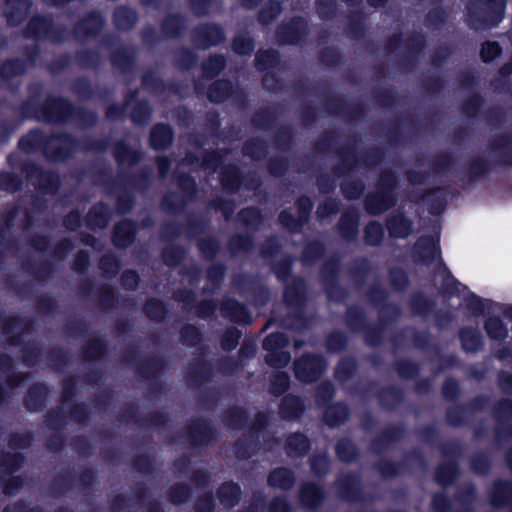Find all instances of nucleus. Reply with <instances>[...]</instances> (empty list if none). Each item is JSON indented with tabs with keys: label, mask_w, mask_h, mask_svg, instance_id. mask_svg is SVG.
<instances>
[{
	"label": "nucleus",
	"mask_w": 512,
	"mask_h": 512,
	"mask_svg": "<svg viewBox=\"0 0 512 512\" xmlns=\"http://www.w3.org/2000/svg\"><path fill=\"white\" fill-rule=\"evenodd\" d=\"M342 258L340 254H331L321 265L319 276L324 292L329 301L335 303L344 302L348 296V290L340 284Z\"/></svg>",
	"instance_id": "obj_5"
},
{
	"label": "nucleus",
	"mask_w": 512,
	"mask_h": 512,
	"mask_svg": "<svg viewBox=\"0 0 512 512\" xmlns=\"http://www.w3.org/2000/svg\"><path fill=\"white\" fill-rule=\"evenodd\" d=\"M212 376L213 368L209 360L200 357L189 363L186 378L191 385L199 386L210 381Z\"/></svg>",
	"instance_id": "obj_33"
},
{
	"label": "nucleus",
	"mask_w": 512,
	"mask_h": 512,
	"mask_svg": "<svg viewBox=\"0 0 512 512\" xmlns=\"http://www.w3.org/2000/svg\"><path fill=\"white\" fill-rule=\"evenodd\" d=\"M358 371V362L353 356L342 357L336 364L334 377L337 381L344 383L352 379Z\"/></svg>",
	"instance_id": "obj_62"
},
{
	"label": "nucleus",
	"mask_w": 512,
	"mask_h": 512,
	"mask_svg": "<svg viewBox=\"0 0 512 512\" xmlns=\"http://www.w3.org/2000/svg\"><path fill=\"white\" fill-rule=\"evenodd\" d=\"M335 454L339 461L348 464L356 462L361 456V451L350 437L344 436L336 441Z\"/></svg>",
	"instance_id": "obj_44"
},
{
	"label": "nucleus",
	"mask_w": 512,
	"mask_h": 512,
	"mask_svg": "<svg viewBox=\"0 0 512 512\" xmlns=\"http://www.w3.org/2000/svg\"><path fill=\"white\" fill-rule=\"evenodd\" d=\"M234 93V85L228 78L213 81L207 89V99L214 104H221Z\"/></svg>",
	"instance_id": "obj_39"
},
{
	"label": "nucleus",
	"mask_w": 512,
	"mask_h": 512,
	"mask_svg": "<svg viewBox=\"0 0 512 512\" xmlns=\"http://www.w3.org/2000/svg\"><path fill=\"white\" fill-rule=\"evenodd\" d=\"M196 247L201 257L207 261L215 260L222 249L221 242L214 236H204L198 238Z\"/></svg>",
	"instance_id": "obj_64"
},
{
	"label": "nucleus",
	"mask_w": 512,
	"mask_h": 512,
	"mask_svg": "<svg viewBox=\"0 0 512 512\" xmlns=\"http://www.w3.org/2000/svg\"><path fill=\"white\" fill-rule=\"evenodd\" d=\"M347 36L350 39L360 40L365 37L366 25L365 15L362 10L352 11L348 15V23L346 26Z\"/></svg>",
	"instance_id": "obj_61"
},
{
	"label": "nucleus",
	"mask_w": 512,
	"mask_h": 512,
	"mask_svg": "<svg viewBox=\"0 0 512 512\" xmlns=\"http://www.w3.org/2000/svg\"><path fill=\"white\" fill-rule=\"evenodd\" d=\"M49 395L50 389L46 383L35 382L29 386L23 405L30 413L42 412L47 406Z\"/></svg>",
	"instance_id": "obj_23"
},
{
	"label": "nucleus",
	"mask_w": 512,
	"mask_h": 512,
	"mask_svg": "<svg viewBox=\"0 0 512 512\" xmlns=\"http://www.w3.org/2000/svg\"><path fill=\"white\" fill-rule=\"evenodd\" d=\"M250 415L246 409L234 405L222 413V422L233 430H240L249 425Z\"/></svg>",
	"instance_id": "obj_45"
},
{
	"label": "nucleus",
	"mask_w": 512,
	"mask_h": 512,
	"mask_svg": "<svg viewBox=\"0 0 512 512\" xmlns=\"http://www.w3.org/2000/svg\"><path fill=\"white\" fill-rule=\"evenodd\" d=\"M160 256L165 266L176 268L185 260L187 250L179 244H168L162 248Z\"/></svg>",
	"instance_id": "obj_56"
},
{
	"label": "nucleus",
	"mask_w": 512,
	"mask_h": 512,
	"mask_svg": "<svg viewBox=\"0 0 512 512\" xmlns=\"http://www.w3.org/2000/svg\"><path fill=\"white\" fill-rule=\"evenodd\" d=\"M261 443L258 435L252 432L244 434L233 444V452L237 459L248 460L258 453Z\"/></svg>",
	"instance_id": "obj_35"
},
{
	"label": "nucleus",
	"mask_w": 512,
	"mask_h": 512,
	"mask_svg": "<svg viewBox=\"0 0 512 512\" xmlns=\"http://www.w3.org/2000/svg\"><path fill=\"white\" fill-rule=\"evenodd\" d=\"M119 420L125 423H134L144 428L162 427L170 421L169 414L162 411H152L139 417L138 406L131 404L119 414Z\"/></svg>",
	"instance_id": "obj_16"
},
{
	"label": "nucleus",
	"mask_w": 512,
	"mask_h": 512,
	"mask_svg": "<svg viewBox=\"0 0 512 512\" xmlns=\"http://www.w3.org/2000/svg\"><path fill=\"white\" fill-rule=\"evenodd\" d=\"M305 411L306 405L304 399L292 393L284 395L278 405L279 417L288 422L300 420Z\"/></svg>",
	"instance_id": "obj_22"
},
{
	"label": "nucleus",
	"mask_w": 512,
	"mask_h": 512,
	"mask_svg": "<svg viewBox=\"0 0 512 512\" xmlns=\"http://www.w3.org/2000/svg\"><path fill=\"white\" fill-rule=\"evenodd\" d=\"M398 178L391 169L380 172L375 190L369 192L363 201L365 211L370 215H380L393 208L397 203L396 190Z\"/></svg>",
	"instance_id": "obj_4"
},
{
	"label": "nucleus",
	"mask_w": 512,
	"mask_h": 512,
	"mask_svg": "<svg viewBox=\"0 0 512 512\" xmlns=\"http://www.w3.org/2000/svg\"><path fill=\"white\" fill-rule=\"evenodd\" d=\"M357 141V137L351 135L344 146L334 150L338 159V164L333 168L334 175L338 177L347 176L357 168L373 169L383 162L385 158L384 148L373 146L358 156L354 150Z\"/></svg>",
	"instance_id": "obj_2"
},
{
	"label": "nucleus",
	"mask_w": 512,
	"mask_h": 512,
	"mask_svg": "<svg viewBox=\"0 0 512 512\" xmlns=\"http://www.w3.org/2000/svg\"><path fill=\"white\" fill-rule=\"evenodd\" d=\"M326 499V491L321 484L316 482H304L299 488V500L308 509L320 507Z\"/></svg>",
	"instance_id": "obj_27"
},
{
	"label": "nucleus",
	"mask_w": 512,
	"mask_h": 512,
	"mask_svg": "<svg viewBox=\"0 0 512 512\" xmlns=\"http://www.w3.org/2000/svg\"><path fill=\"white\" fill-rule=\"evenodd\" d=\"M403 435L402 426L389 425L370 440L369 449L373 454L382 455L392 444L400 441Z\"/></svg>",
	"instance_id": "obj_21"
},
{
	"label": "nucleus",
	"mask_w": 512,
	"mask_h": 512,
	"mask_svg": "<svg viewBox=\"0 0 512 512\" xmlns=\"http://www.w3.org/2000/svg\"><path fill=\"white\" fill-rule=\"evenodd\" d=\"M123 184L138 191H147L152 184V172L150 168L143 167L134 173H125L119 175Z\"/></svg>",
	"instance_id": "obj_42"
},
{
	"label": "nucleus",
	"mask_w": 512,
	"mask_h": 512,
	"mask_svg": "<svg viewBox=\"0 0 512 512\" xmlns=\"http://www.w3.org/2000/svg\"><path fill=\"white\" fill-rule=\"evenodd\" d=\"M22 268L39 282H46L54 272V265L48 260L40 262L27 260L22 263Z\"/></svg>",
	"instance_id": "obj_52"
},
{
	"label": "nucleus",
	"mask_w": 512,
	"mask_h": 512,
	"mask_svg": "<svg viewBox=\"0 0 512 512\" xmlns=\"http://www.w3.org/2000/svg\"><path fill=\"white\" fill-rule=\"evenodd\" d=\"M75 62L81 69L98 70L102 64V57L97 49L84 48L75 52Z\"/></svg>",
	"instance_id": "obj_55"
},
{
	"label": "nucleus",
	"mask_w": 512,
	"mask_h": 512,
	"mask_svg": "<svg viewBox=\"0 0 512 512\" xmlns=\"http://www.w3.org/2000/svg\"><path fill=\"white\" fill-rule=\"evenodd\" d=\"M139 21L137 11L127 5L117 6L112 14V22L116 30L127 32L132 30Z\"/></svg>",
	"instance_id": "obj_37"
},
{
	"label": "nucleus",
	"mask_w": 512,
	"mask_h": 512,
	"mask_svg": "<svg viewBox=\"0 0 512 512\" xmlns=\"http://www.w3.org/2000/svg\"><path fill=\"white\" fill-rule=\"evenodd\" d=\"M351 416V410L344 401L334 402L324 408L322 419L325 425L331 429L344 425Z\"/></svg>",
	"instance_id": "obj_29"
},
{
	"label": "nucleus",
	"mask_w": 512,
	"mask_h": 512,
	"mask_svg": "<svg viewBox=\"0 0 512 512\" xmlns=\"http://www.w3.org/2000/svg\"><path fill=\"white\" fill-rule=\"evenodd\" d=\"M242 154L252 161L259 162L266 158L269 153V145L264 138L251 137L244 141L242 145Z\"/></svg>",
	"instance_id": "obj_46"
},
{
	"label": "nucleus",
	"mask_w": 512,
	"mask_h": 512,
	"mask_svg": "<svg viewBox=\"0 0 512 512\" xmlns=\"http://www.w3.org/2000/svg\"><path fill=\"white\" fill-rule=\"evenodd\" d=\"M406 48L409 66L416 67V31L412 30L405 39L402 33H394L384 43V53L390 55Z\"/></svg>",
	"instance_id": "obj_20"
},
{
	"label": "nucleus",
	"mask_w": 512,
	"mask_h": 512,
	"mask_svg": "<svg viewBox=\"0 0 512 512\" xmlns=\"http://www.w3.org/2000/svg\"><path fill=\"white\" fill-rule=\"evenodd\" d=\"M178 437L185 439L193 449L200 452L217 442L218 431L210 420L195 418L178 432Z\"/></svg>",
	"instance_id": "obj_9"
},
{
	"label": "nucleus",
	"mask_w": 512,
	"mask_h": 512,
	"mask_svg": "<svg viewBox=\"0 0 512 512\" xmlns=\"http://www.w3.org/2000/svg\"><path fill=\"white\" fill-rule=\"evenodd\" d=\"M149 146L155 151H165L169 149L174 142V130L168 123L154 124L149 133Z\"/></svg>",
	"instance_id": "obj_25"
},
{
	"label": "nucleus",
	"mask_w": 512,
	"mask_h": 512,
	"mask_svg": "<svg viewBox=\"0 0 512 512\" xmlns=\"http://www.w3.org/2000/svg\"><path fill=\"white\" fill-rule=\"evenodd\" d=\"M66 27L55 24L51 14L31 16L23 29L26 39L48 40L53 44H62L66 39Z\"/></svg>",
	"instance_id": "obj_6"
},
{
	"label": "nucleus",
	"mask_w": 512,
	"mask_h": 512,
	"mask_svg": "<svg viewBox=\"0 0 512 512\" xmlns=\"http://www.w3.org/2000/svg\"><path fill=\"white\" fill-rule=\"evenodd\" d=\"M27 457L22 452L0 451V469L3 474H14L26 463Z\"/></svg>",
	"instance_id": "obj_53"
},
{
	"label": "nucleus",
	"mask_w": 512,
	"mask_h": 512,
	"mask_svg": "<svg viewBox=\"0 0 512 512\" xmlns=\"http://www.w3.org/2000/svg\"><path fill=\"white\" fill-rule=\"evenodd\" d=\"M506 0H468L465 21L475 31L496 28L505 18Z\"/></svg>",
	"instance_id": "obj_3"
},
{
	"label": "nucleus",
	"mask_w": 512,
	"mask_h": 512,
	"mask_svg": "<svg viewBox=\"0 0 512 512\" xmlns=\"http://www.w3.org/2000/svg\"><path fill=\"white\" fill-rule=\"evenodd\" d=\"M28 71V65L22 58L14 57L3 60L0 64V79L8 82L23 76Z\"/></svg>",
	"instance_id": "obj_48"
},
{
	"label": "nucleus",
	"mask_w": 512,
	"mask_h": 512,
	"mask_svg": "<svg viewBox=\"0 0 512 512\" xmlns=\"http://www.w3.org/2000/svg\"><path fill=\"white\" fill-rule=\"evenodd\" d=\"M141 85L144 89L154 93H161L165 90L176 93L179 89L178 84L175 82H170L168 85H165L164 80L152 69L143 73Z\"/></svg>",
	"instance_id": "obj_47"
},
{
	"label": "nucleus",
	"mask_w": 512,
	"mask_h": 512,
	"mask_svg": "<svg viewBox=\"0 0 512 512\" xmlns=\"http://www.w3.org/2000/svg\"><path fill=\"white\" fill-rule=\"evenodd\" d=\"M276 120L277 113L274 108L262 107L252 114L250 123L256 129L267 131L273 127Z\"/></svg>",
	"instance_id": "obj_57"
},
{
	"label": "nucleus",
	"mask_w": 512,
	"mask_h": 512,
	"mask_svg": "<svg viewBox=\"0 0 512 512\" xmlns=\"http://www.w3.org/2000/svg\"><path fill=\"white\" fill-rule=\"evenodd\" d=\"M96 297L101 309L110 311L117 307L120 294L110 284H102L96 289Z\"/></svg>",
	"instance_id": "obj_58"
},
{
	"label": "nucleus",
	"mask_w": 512,
	"mask_h": 512,
	"mask_svg": "<svg viewBox=\"0 0 512 512\" xmlns=\"http://www.w3.org/2000/svg\"><path fill=\"white\" fill-rule=\"evenodd\" d=\"M113 69L123 75L134 72L136 68V49L134 46H122L111 51L109 56Z\"/></svg>",
	"instance_id": "obj_24"
},
{
	"label": "nucleus",
	"mask_w": 512,
	"mask_h": 512,
	"mask_svg": "<svg viewBox=\"0 0 512 512\" xmlns=\"http://www.w3.org/2000/svg\"><path fill=\"white\" fill-rule=\"evenodd\" d=\"M455 158L449 151H440L429 160L431 172L438 176L447 175L455 166Z\"/></svg>",
	"instance_id": "obj_51"
},
{
	"label": "nucleus",
	"mask_w": 512,
	"mask_h": 512,
	"mask_svg": "<svg viewBox=\"0 0 512 512\" xmlns=\"http://www.w3.org/2000/svg\"><path fill=\"white\" fill-rule=\"evenodd\" d=\"M345 323L350 331L361 332L368 324L366 312L361 306H349L345 313Z\"/></svg>",
	"instance_id": "obj_60"
},
{
	"label": "nucleus",
	"mask_w": 512,
	"mask_h": 512,
	"mask_svg": "<svg viewBox=\"0 0 512 512\" xmlns=\"http://www.w3.org/2000/svg\"><path fill=\"white\" fill-rule=\"evenodd\" d=\"M32 0H5L4 16L10 27H18L28 16Z\"/></svg>",
	"instance_id": "obj_31"
},
{
	"label": "nucleus",
	"mask_w": 512,
	"mask_h": 512,
	"mask_svg": "<svg viewBox=\"0 0 512 512\" xmlns=\"http://www.w3.org/2000/svg\"><path fill=\"white\" fill-rule=\"evenodd\" d=\"M151 226H113L112 243L118 249L130 247L136 239L138 232Z\"/></svg>",
	"instance_id": "obj_40"
},
{
	"label": "nucleus",
	"mask_w": 512,
	"mask_h": 512,
	"mask_svg": "<svg viewBox=\"0 0 512 512\" xmlns=\"http://www.w3.org/2000/svg\"><path fill=\"white\" fill-rule=\"evenodd\" d=\"M493 151L499 152V163L505 166H512V134L501 133L493 137L489 142Z\"/></svg>",
	"instance_id": "obj_41"
},
{
	"label": "nucleus",
	"mask_w": 512,
	"mask_h": 512,
	"mask_svg": "<svg viewBox=\"0 0 512 512\" xmlns=\"http://www.w3.org/2000/svg\"><path fill=\"white\" fill-rule=\"evenodd\" d=\"M105 26V18L98 10L85 13L73 25V35L77 41L84 42L97 38Z\"/></svg>",
	"instance_id": "obj_15"
},
{
	"label": "nucleus",
	"mask_w": 512,
	"mask_h": 512,
	"mask_svg": "<svg viewBox=\"0 0 512 512\" xmlns=\"http://www.w3.org/2000/svg\"><path fill=\"white\" fill-rule=\"evenodd\" d=\"M309 34V22L300 15L292 16L289 20L281 22L275 30V37L279 45H300L306 41Z\"/></svg>",
	"instance_id": "obj_11"
},
{
	"label": "nucleus",
	"mask_w": 512,
	"mask_h": 512,
	"mask_svg": "<svg viewBox=\"0 0 512 512\" xmlns=\"http://www.w3.org/2000/svg\"><path fill=\"white\" fill-rule=\"evenodd\" d=\"M372 271V265L368 258L361 257L355 259L348 270L350 278L357 287L365 284L369 274Z\"/></svg>",
	"instance_id": "obj_63"
},
{
	"label": "nucleus",
	"mask_w": 512,
	"mask_h": 512,
	"mask_svg": "<svg viewBox=\"0 0 512 512\" xmlns=\"http://www.w3.org/2000/svg\"><path fill=\"white\" fill-rule=\"evenodd\" d=\"M337 496L346 503H360L366 501L361 475L358 472H347L338 475L335 479Z\"/></svg>",
	"instance_id": "obj_13"
},
{
	"label": "nucleus",
	"mask_w": 512,
	"mask_h": 512,
	"mask_svg": "<svg viewBox=\"0 0 512 512\" xmlns=\"http://www.w3.org/2000/svg\"><path fill=\"white\" fill-rule=\"evenodd\" d=\"M142 310L145 316L155 323L165 322L170 317V310L166 303L156 297L148 298Z\"/></svg>",
	"instance_id": "obj_43"
},
{
	"label": "nucleus",
	"mask_w": 512,
	"mask_h": 512,
	"mask_svg": "<svg viewBox=\"0 0 512 512\" xmlns=\"http://www.w3.org/2000/svg\"><path fill=\"white\" fill-rule=\"evenodd\" d=\"M284 284L283 302L289 308H305L308 293L307 284L303 277L294 276Z\"/></svg>",
	"instance_id": "obj_19"
},
{
	"label": "nucleus",
	"mask_w": 512,
	"mask_h": 512,
	"mask_svg": "<svg viewBox=\"0 0 512 512\" xmlns=\"http://www.w3.org/2000/svg\"><path fill=\"white\" fill-rule=\"evenodd\" d=\"M108 342L102 337H94L82 345V357L85 361H99L108 354Z\"/></svg>",
	"instance_id": "obj_49"
},
{
	"label": "nucleus",
	"mask_w": 512,
	"mask_h": 512,
	"mask_svg": "<svg viewBox=\"0 0 512 512\" xmlns=\"http://www.w3.org/2000/svg\"><path fill=\"white\" fill-rule=\"evenodd\" d=\"M243 172L235 164L225 165L219 173V183L226 194L234 195L243 187Z\"/></svg>",
	"instance_id": "obj_28"
},
{
	"label": "nucleus",
	"mask_w": 512,
	"mask_h": 512,
	"mask_svg": "<svg viewBox=\"0 0 512 512\" xmlns=\"http://www.w3.org/2000/svg\"><path fill=\"white\" fill-rule=\"evenodd\" d=\"M73 102L63 96L48 95L40 104L42 121L50 124H66L71 121Z\"/></svg>",
	"instance_id": "obj_12"
},
{
	"label": "nucleus",
	"mask_w": 512,
	"mask_h": 512,
	"mask_svg": "<svg viewBox=\"0 0 512 512\" xmlns=\"http://www.w3.org/2000/svg\"><path fill=\"white\" fill-rule=\"evenodd\" d=\"M354 393L362 398L373 394L379 407L385 412L396 411L404 403L406 396L403 388L393 384L379 387L375 380H369L359 389H355Z\"/></svg>",
	"instance_id": "obj_7"
},
{
	"label": "nucleus",
	"mask_w": 512,
	"mask_h": 512,
	"mask_svg": "<svg viewBox=\"0 0 512 512\" xmlns=\"http://www.w3.org/2000/svg\"><path fill=\"white\" fill-rule=\"evenodd\" d=\"M295 484V472L289 467H275L271 469L267 475V485L274 489L289 491Z\"/></svg>",
	"instance_id": "obj_34"
},
{
	"label": "nucleus",
	"mask_w": 512,
	"mask_h": 512,
	"mask_svg": "<svg viewBox=\"0 0 512 512\" xmlns=\"http://www.w3.org/2000/svg\"><path fill=\"white\" fill-rule=\"evenodd\" d=\"M191 39L196 47L206 50L221 45L226 40V34L221 24L206 22L193 28Z\"/></svg>",
	"instance_id": "obj_14"
},
{
	"label": "nucleus",
	"mask_w": 512,
	"mask_h": 512,
	"mask_svg": "<svg viewBox=\"0 0 512 512\" xmlns=\"http://www.w3.org/2000/svg\"><path fill=\"white\" fill-rule=\"evenodd\" d=\"M227 65L223 54H212L201 64L202 75L207 80H212L222 73Z\"/></svg>",
	"instance_id": "obj_59"
},
{
	"label": "nucleus",
	"mask_w": 512,
	"mask_h": 512,
	"mask_svg": "<svg viewBox=\"0 0 512 512\" xmlns=\"http://www.w3.org/2000/svg\"><path fill=\"white\" fill-rule=\"evenodd\" d=\"M167 368V362L162 356H150L135 363L136 373L144 380L161 378Z\"/></svg>",
	"instance_id": "obj_26"
},
{
	"label": "nucleus",
	"mask_w": 512,
	"mask_h": 512,
	"mask_svg": "<svg viewBox=\"0 0 512 512\" xmlns=\"http://www.w3.org/2000/svg\"><path fill=\"white\" fill-rule=\"evenodd\" d=\"M111 138L104 136L81 138L67 131L45 134L41 129L34 128L22 135L18 140V148L25 154L41 152L51 163H65L77 152L105 153L110 148Z\"/></svg>",
	"instance_id": "obj_1"
},
{
	"label": "nucleus",
	"mask_w": 512,
	"mask_h": 512,
	"mask_svg": "<svg viewBox=\"0 0 512 512\" xmlns=\"http://www.w3.org/2000/svg\"><path fill=\"white\" fill-rule=\"evenodd\" d=\"M281 62L280 53L272 48L259 49L255 54V69L262 73L276 68Z\"/></svg>",
	"instance_id": "obj_54"
},
{
	"label": "nucleus",
	"mask_w": 512,
	"mask_h": 512,
	"mask_svg": "<svg viewBox=\"0 0 512 512\" xmlns=\"http://www.w3.org/2000/svg\"><path fill=\"white\" fill-rule=\"evenodd\" d=\"M219 310L221 316L231 323L250 325L253 322V316L249 308L235 298H223L220 301Z\"/></svg>",
	"instance_id": "obj_18"
},
{
	"label": "nucleus",
	"mask_w": 512,
	"mask_h": 512,
	"mask_svg": "<svg viewBox=\"0 0 512 512\" xmlns=\"http://www.w3.org/2000/svg\"><path fill=\"white\" fill-rule=\"evenodd\" d=\"M112 154L119 167L124 165H127L128 167H134L138 165L143 159L142 151L132 148L123 139L114 143Z\"/></svg>",
	"instance_id": "obj_30"
},
{
	"label": "nucleus",
	"mask_w": 512,
	"mask_h": 512,
	"mask_svg": "<svg viewBox=\"0 0 512 512\" xmlns=\"http://www.w3.org/2000/svg\"><path fill=\"white\" fill-rule=\"evenodd\" d=\"M160 29L165 38L178 39L187 29V18L179 12L168 13L161 20Z\"/></svg>",
	"instance_id": "obj_32"
},
{
	"label": "nucleus",
	"mask_w": 512,
	"mask_h": 512,
	"mask_svg": "<svg viewBox=\"0 0 512 512\" xmlns=\"http://www.w3.org/2000/svg\"><path fill=\"white\" fill-rule=\"evenodd\" d=\"M20 170L25 179L42 195H56L61 188V177L55 170H45L32 161L23 162Z\"/></svg>",
	"instance_id": "obj_8"
},
{
	"label": "nucleus",
	"mask_w": 512,
	"mask_h": 512,
	"mask_svg": "<svg viewBox=\"0 0 512 512\" xmlns=\"http://www.w3.org/2000/svg\"><path fill=\"white\" fill-rule=\"evenodd\" d=\"M325 107L329 114L340 115L346 120H358L365 117L367 114V109L364 103L347 102L340 96H327L325 100Z\"/></svg>",
	"instance_id": "obj_17"
},
{
	"label": "nucleus",
	"mask_w": 512,
	"mask_h": 512,
	"mask_svg": "<svg viewBox=\"0 0 512 512\" xmlns=\"http://www.w3.org/2000/svg\"><path fill=\"white\" fill-rule=\"evenodd\" d=\"M327 368L326 358L319 353L305 352L295 359L293 372L295 378L303 384L317 382Z\"/></svg>",
	"instance_id": "obj_10"
},
{
	"label": "nucleus",
	"mask_w": 512,
	"mask_h": 512,
	"mask_svg": "<svg viewBox=\"0 0 512 512\" xmlns=\"http://www.w3.org/2000/svg\"><path fill=\"white\" fill-rule=\"evenodd\" d=\"M311 440L302 432L290 433L284 443V449L289 457H304L311 450Z\"/></svg>",
	"instance_id": "obj_38"
},
{
	"label": "nucleus",
	"mask_w": 512,
	"mask_h": 512,
	"mask_svg": "<svg viewBox=\"0 0 512 512\" xmlns=\"http://www.w3.org/2000/svg\"><path fill=\"white\" fill-rule=\"evenodd\" d=\"M215 496L221 505L227 509H232L239 504L242 489L239 483L233 480L224 481L216 489Z\"/></svg>",
	"instance_id": "obj_36"
},
{
	"label": "nucleus",
	"mask_w": 512,
	"mask_h": 512,
	"mask_svg": "<svg viewBox=\"0 0 512 512\" xmlns=\"http://www.w3.org/2000/svg\"><path fill=\"white\" fill-rule=\"evenodd\" d=\"M326 253V245L323 241L313 239L305 243L301 251V262L304 266H313L323 259Z\"/></svg>",
	"instance_id": "obj_50"
}]
</instances>
